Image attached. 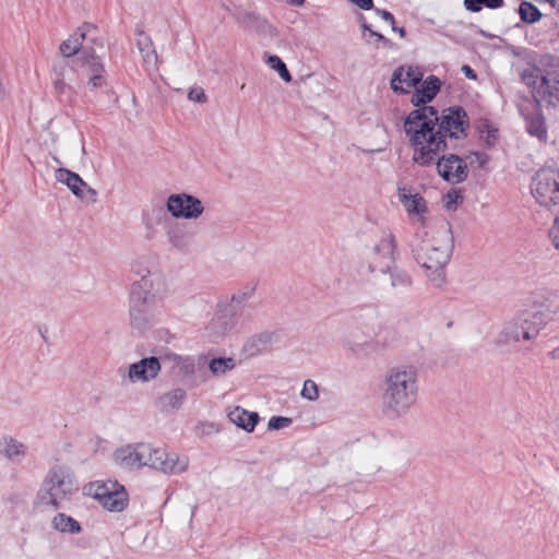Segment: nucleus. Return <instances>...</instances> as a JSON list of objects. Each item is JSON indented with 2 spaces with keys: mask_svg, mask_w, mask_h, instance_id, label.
Returning a JSON list of instances; mask_svg holds the SVG:
<instances>
[{
  "mask_svg": "<svg viewBox=\"0 0 559 559\" xmlns=\"http://www.w3.org/2000/svg\"><path fill=\"white\" fill-rule=\"evenodd\" d=\"M304 2V0H298V3L301 4Z\"/></svg>",
  "mask_w": 559,
  "mask_h": 559,
  "instance_id": "obj_47",
  "label": "nucleus"
},
{
  "mask_svg": "<svg viewBox=\"0 0 559 559\" xmlns=\"http://www.w3.org/2000/svg\"><path fill=\"white\" fill-rule=\"evenodd\" d=\"M301 396L314 401L319 396V390L317 384L312 380H306L301 390Z\"/></svg>",
  "mask_w": 559,
  "mask_h": 559,
  "instance_id": "obj_30",
  "label": "nucleus"
},
{
  "mask_svg": "<svg viewBox=\"0 0 559 559\" xmlns=\"http://www.w3.org/2000/svg\"><path fill=\"white\" fill-rule=\"evenodd\" d=\"M188 98L190 100L197 102V103H205L207 99V97L204 93V90L202 87L191 88L188 94Z\"/></svg>",
  "mask_w": 559,
  "mask_h": 559,
  "instance_id": "obj_32",
  "label": "nucleus"
},
{
  "mask_svg": "<svg viewBox=\"0 0 559 559\" xmlns=\"http://www.w3.org/2000/svg\"><path fill=\"white\" fill-rule=\"evenodd\" d=\"M527 132L531 135L545 141L547 139V129L544 119L539 116L530 118L527 121Z\"/></svg>",
  "mask_w": 559,
  "mask_h": 559,
  "instance_id": "obj_22",
  "label": "nucleus"
},
{
  "mask_svg": "<svg viewBox=\"0 0 559 559\" xmlns=\"http://www.w3.org/2000/svg\"><path fill=\"white\" fill-rule=\"evenodd\" d=\"M463 201V195L459 190L452 189L445 195H443V206L448 211H454L460 202Z\"/></svg>",
  "mask_w": 559,
  "mask_h": 559,
  "instance_id": "obj_26",
  "label": "nucleus"
},
{
  "mask_svg": "<svg viewBox=\"0 0 559 559\" xmlns=\"http://www.w3.org/2000/svg\"><path fill=\"white\" fill-rule=\"evenodd\" d=\"M467 159L471 165H473L474 163H477L478 167H483L487 163L488 157L484 153L475 152V153H472L471 155H468Z\"/></svg>",
  "mask_w": 559,
  "mask_h": 559,
  "instance_id": "obj_35",
  "label": "nucleus"
},
{
  "mask_svg": "<svg viewBox=\"0 0 559 559\" xmlns=\"http://www.w3.org/2000/svg\"><path fill=\"white\" fill-rule=\"evenodd\" d=\"M468 127L467 114L459 106L443 109L441 115L433 107L412 110L403 122L412 160L423 167L435 164L448 148V140L465 138Z\"/></svg>",
  "mask_w": 559,
  "mask_h": 559,
  "instance_id": "obj_1",
  "label": "nucleus"
},
{
  "mask_svg": "<svg viewBox=\"0 0 559 559\" xmlns=\"http://www.w3.org/2000/svg\"><path fill=\"white\" fill-rule=\"evenodd\" d=\"M439 175L449 182L459 183L467 177V165L464 159L457 155H447L437 160Z\"/></svg>",
  "mask_w": 559,
  "mask_h": 559,
  "instance_id": "obj_13",
  "label": "nucleus"
},
{
  "mask_svg": "<svg viewBox=\"0 0 559 559\" xmlns=\"http://www.w3.org/2000/svg\"><path fill=\"white\" fill-rule=\"evenodd\" d=\"M550 4L559 11V0H548Z\"/></svg>",
  "mask_w": 559,
  "mask_h": 559,
  "instance_id": "obj_43",
  "label": "nucleus"
},
{
  "mask_svg": "<svg viewBox=\"0 0 559 559\" xmlns=\"http://www.w3.org/2000/svg\"><path fill=\"white\" fill-rule=\"evenodd\" d=\"M3 95H4V87H3L2 82L0 81V98L3 97Z\"/></svg>",
  "mask_w": 559,
  "mask_h": 559,
  "instance_id": "obj_46",
  "label": "nucleus"
},
{
  "mask_svg": "<svg viewBox=\"0 0 559 559\" xmlns=\"http://www.w3.org/2000/svg\"><path fill=\"white\" fill-rule=\"evenodd\" d=\"M3 452L9 459H13L24 454V445L13 439L4 440Z\"/></svg>",
  "mask_w": 559,
  "mask_h": 559,
  "instance_id": "obj_27",
  "label": "nucleus"
},
{
  "mask_svg": "<svg viewBox=\"0 0 559 559\" xmlns=\"http://www.w3.org/2000/svg\"><path fill=\"white\" fill-rule=\"evenodd\" d=\"M167 209L175 217L185 218H197L203 212L201 201L186 193L170 195Z\"/></svg>",
  "mask_w": 559,
  "mask_h": 559,
  "instance_id": "obj_12",
  "label": "nucleus"
},
{
  "mask_svg": "<svg viewBox=\"0 0 559 559\" xmlns=\"http://www.w3.org/2000/svg\"><path fill=\"white\" fill-rule=\"evenodd\" d=\"M364 28L368 29L371 37H376L378 41H381L383 46L390 47L392 45L391 40L385 38L383 35L370 29L366 24H364Z\"/></svg>",
  "mask_w": 559,
  "mask_h": 559,
  "instance_id": "obj_39",
  "label": "nucleus"
},
{
  "mask_svg": "<svg viewBox=\"0 0 559 559\" xmlns=\"http://www.w3.org/2000/svg\"><path fill=\"white\" fill-rule=\"evenodd\" d=\"M269 63L270 66L277 70L281 78L285 81V82H290L292 81V75L289 73V71L287 70L285 63L282 61V59L277 56H271L269 58Z\"/></svg>",
  "mask_w": 559,
  "mask_h": 559,
  "instance_id": "obj_28",
  "label": "nucleus"
},
{
  "mask_svg": "<svg viewBox=\"0 0 559 559\" xmlns=\"http://www.w3.org/2000/svg\"><path fill=\"white\" fill-rule=\"evenodd\" d=\"M146 447L151 450L150 462L145 460L143 466H150L169 474L180 473L187 468L186 460H179L176 455H169L163 448H154L151 444H146Z\"/></svg>",
  "mask_w": 559,
  "mask_h": 559,
  "instance_id": "obj_10",
  "label": "nucleus"
},
{
  "mask_svg": "<svg viewBox=\"0 0 559 559\" xmlns=\"http://www.w3.org/2000/svg\"><path fill=\"white\" fill-rule=\"evenodd\" d=\"M57 180L67 185V187L78 197H82L83 187L86 183L82 180V178L68 169L59 168L56 174Z\"/></svg>",
  "mask_w": 559,
  "mask_h": 559,
  "instance_id": "obj_19",
  "label": "nucleus"
},
{
  "mask_svg": "<svg viewBox=\"0 0 559 559\" xmlns=\"http://www.w3.org/2000/svg\"><path fill=\"white\" fill-rule=\"evenodd\" d=\"M235 367L233 358H215L210 362V369L213 373H225L227 370H231Z\"/></svg>",
  "mask_w": 559,
  "mask_h": 559,
  "instance_id": "obj_25",
  "label": "nucleus"
},
{
  "mask_svg": "<svg viewBox=\"0 0 559 559\" xmlns=\"http://www.w3.org/2000/svg\"><path fill=\"white\" fill-rule=\"evenodd\" d=\"M417 376L413 368H397L391 371L386 379L383 395L384 407L400 414L416 401Z\"/></svg>",
  "mask_w": 559,
  "mask_h": 559,
  "instance_id": "obj_2",
  "label": "nucleus"
},
{
  "mask_svg": "<svg viewBox=\"0 0 559 559\" xmlns=\"http://www.w3.org/2000/svg\"><path fill=\"white\" fill-rule=\"evenodd\" d=\"M143 286H147V281L145 278H142L141 283L134 284L132 286L131 301L134 304V306L146 301V297H142L141 294V289L143 288Z\"/></svg>",
  "mask_w": 559,
  "mask_h": 559,
  "instance_id": "obj_31",
  "label": "nucleus"
},
{
  "mask_svg": "<svg viewBox=\"0 0 559 559\" xmlns=\"http://www.w3.org/2000/svg\"><path fill=\"white\" fill-rule=\"evenodd\" d=\"M478 131L489 146L496 143L499 131L489 121L485 120L480 122L478 124Z\"/></svg>",
  "mask_w": 559,
  "mask_h": 559,
  "instance_id": "obj_24",
  "label": "nucleus"
},
{
  "mask_svg": "<svg viewBox=\"0 0 559 559\" xmlns=\"http://www.w3.org/2000/svg\"><path fill=\"white\" fill-rule=\"evenodd\" d=\"M53 88L57 94L62 95L66 92L67 84L64 82L62 73H59L53 80Z\"/></svg>",
  "mask_w": 559,
  "mask_h": 559,
  "instance_id": "obj_37",
  "label": "nucleus"
},
{
  "mask_svg": "<svg viewBox=\"0 0 559 559\" xmlns=\"http://www.w3.org/2000/svg\"><path fill=\"white\" fill-rule=\"evenodd\" d=\"M464 7L471 12H479L484 7V0H464Z\"/></svg>",
  "mask_w": 559,
  "mask_h": 559,
  "instance_id": "obj_36",
  "label": "nucleus"
},
{
  "mask_svg": "<svg viewBox=\"0 0 559 559\" xmlns=\"http://www.w3.org/2000/svg\"><path fill=\"white\" fill-rule=\"evenodd\" d=\"M52 525L56 530L63 533H79L81 531V526L78 521L73 518L68 516L63 513H58L52 519Z\"/></svg>",
  "mask_w": 559,
  "mask_h": 559,
  "instance_id": "obj_20",
  "label": "nucleus"
},
{
  "mask_svg": "<svg viewBox=\"0 0 559 559\" xmlns=\"http://www.w3.org/2000/svg\"><path fill=\"white\" fill-rule=\"evenodd\" d=\"M484 5L488 9H498L503 5V0H484Z\"/></svg>",
  "mask_w": 559,
  "mask_h": 559,
  "instance_id": "obj_41",
  "label": "nucleus"
},
{
  "mask_svg": "<svg viewBox=\"0 0 559 559\" xmlns=\"http://www.w3.org/2000/svg\"><path fill=\"white\" fill-rule=\"evenodd\" d=\"M441 82L435 75H429L423 80L416 87L411 97V103L418 108L426 107L427 103H430L438 92L440 91Z\"/></svg>",
  "mask_w": 559,
  "mask_h": 559,
  "instance_id": "obj_14",
  "label": "nucleus"
},
{
  "mask_svg": "<svg viewBox=\"0 0 559 559\" xmlns=\"http://www.w3.org/2000/svg\"><path fill=\"white\" fill-rule=\"evenodd\" d=\"M376 12L381 19L389 22L392 26V29L395 31V19L391 12L381 9H377Z\"/></svg>",
  "mask_w": 559,
  "mask_h": 559,
  "instance_id": "obj_38",
  "label": "nucleus"
},
{
  "mask_svg": "<svg viewBox=\"0 0 559 559\" xmlns=\"http://www.w3.org/2000/svg\"><path fill=\"white\" fill-rule=\"evenodd\" d=\"M76 490L78 486L69 471L58 466L51 468L48 473L43 485L41 499L53 508H58L63 500Z\"/></svg>",
  "mask_w": 559,
  "mask_h": 559,
  "instance_id": "obj_5",
  "label": "nucleus"
},
{
  "mask_svg": "<svg viewBox=\"0 0 559 559\" xmlns=\"http://www.w3.org/2000/svg\"><path fill=\"white\" fill-rule=\"evenodd\" d=\"M292 423L290 418L287 417H272L269 421L270 429H281L289 426Z\"/></svg>",
  "mask_w": 559,
  "mask_h": 559,
  "instance_id": "obj_33",
  "label": "nucleus"
},
{
  "mask_svg": "<svg viewBox=\"0 0 559 559\" xmlns=\"http://www.w3.org/2000/svg\"><path fill=\"white\" fill-rule=\"evenodd\" d=\"M545 313L544 311L537 310L532 312H525V318L523 319V338L531 340L535 337L540 328L545 324Z\"/></svg>",
  "mask_w": 559,
  "mask_h": 559,
  "instance_id": "obj_17",
  "label": "nucleus"
},
{
  "mask_svg": "<svg viewBox=\"0 0 559 559\" xmlns=\"http://www.w3.org/2000/svg\"><path fill=\"white\" fill-rule=\"evenodd\" d=\"M404 206L408 213L414 214H423L427 211L426 201L419 194L411 197L405 195Z\"/></svg>",
  "mask_w": 559,
  "mask_h": 559,
  "instance_id": "obj_23",
  "label": "nucleus"
},
{
  "mask_svg": "<svg viewBox=\"0 0 559 559\" xmlns=\"http://www.w3.org/2000/svg\"><path fill=\"white\" fill-rule=\"evenodd\" d=\"M462 72L466 75V78L471 79V80H475L476 79V73L474 72V70L469 67V66H463L462 67Z\"/></svg>",
  "mask_w": 559,
  "mask_h": 559,
  "instance_id": "obj_42",
  "label": "nucleus"
},
{
  "mask_svg": "<svg viewBox=\"0 0 559 559\" xmlns=\"http://www.w3.org/2000/svg\"><path fill=\"white\" fill-rule=\"evenodd\" d=\"M531 194L539 206L548 211L559 210V169H538L531 181Z\"/></svg>",
  "mask_w": 559,
  "mask_h": 559,
  "instance_id": "obj_3",
  "label": "nucleus"
},
{
  "mask_svg": "<svg viewBox=\"0 0 559 559\" xmlns=\"http://www.w3.org/2000/svg\"><path fill=\"white\" fill-rule=\"evenodd\" d=\"M424 78V72L416 66H401L392 74L391 88L397 94H408Z\"/></svg>",
  "mask_w": 559,
  "mask_h": 559,
  "instance_id": "obj_8",
  "label": "nucleus"
},
{
  "mask_svg": "<svg viewBox=\"0 0 559 559\" xmlns=\"http://www.w3.org/2000/svg\"><path fill=\"white\" fill-rule=\"evenodd\" d=\"M150 453L151 450L146 447V443H139L134 447L127 445L115 451L114 461L122 468H140L145 460L150 462Z\"/></svg>",
  "mask_w": 559,
  "mask_h": 559,
  "instance_id": "obj_11",
  "label": "nucleus"
},
{
  "mask_svg": "<svg viewBox=\"0 0 559 559\" xmlns=\"http://www.w3.org/2000/svg\"><path fill=\"white\" fill-rule=\"evenodd\" d=\"M394 32H397L402 37H403V36H405V29H404L403 27L397 28V27L395 26V31H394Z\"/></svg>",
  "mask_w": 559,
  "mask_h": 559,
  "instance_id": "obj_44",
  "label": "nucleus"
},
{
  "mask_svg": "<svg viewBox=\"0 0 559 559\" xmlns=\"http://www.w3.org/2000/svg\"><path fill=\"white\" fill-rule=\"evenodd\" d=\"M519 14L523 22L533 24L542 19V13L536 5L528 1H523L519 8Z\"/></svg>",
  "mask_w": 559,
  "mask_h": 559,
  "instance_id": "obj_21",
  "label": "nucleus"
},
{
  "mask_svg": "<svg viewBox=\"0 0 559 559\" xmlns=\"http://www.w3.org/2000/svg\"><path fill=\"white\" fill-rule=\"evenodd\" d=\"M536 93L549 104L559 102V58H552L548 63Z\"/></svg>",
  "mask_w": 559,
  "mask_h": 559,
  "instance_id": "obj_9",
  "label": "nucleus"
},
{
  "mask_svg": "<svg viewBox=\"0 0 559 559\" xmlns=\"http://www.w3.org/2000/svg\"><path fill=\"white\" fill-rule=\"evenodd\" d=\"M361 10H371L373 8V0H348Z\"/></svg>",
  "mask_w": 559,
  "mask_h": 559,
  "instance_id": "obj_40",
  "label": "nucleus"
},
{
  "mask_svg": "<svg viewBox=\"0 0 559 559\" xmlns=\"http://www.w3.org/2000/svg\"><path fill=\"white\" fill-rule=\"evenodd\" d=\"M229 419L246 431H252L258 424L257 413L248 412L241 407H236L228 414Z\"/></svg>",
  "mask_w": 559,
  "mask_h": 559,
  "instance_id": "obj_18",
  "label": "nucleus"
},
{
  "mask_svg": "<svg viewBox=\"0 0 559 559\" xmlns=\"http://www.w3.org/2000/svg\"><path fill=\"white\" fill-rule=\"evenodd\" d=\"M75 68L88 78V85L92 88L102 87L106 83V70L100 59L87 49H83L81 56L75 60Z\"/></svg>",
  "mask_w": 559,
  "mask_h": 559,
  "instance_id": "obj_7",
  "label": "nucleus"
},
{
  "mask_svg": "<svg viewBox=\"0 0 559 559\" xmlns=\"http://www.w3.org/2000/svg\"><path fill=\"white\" fill-rule=\"evenodd\" d=\"M547 236L551 246L559 252V214L554 218Z\"/></svg>",
  "mask_w": 559,
  "mask_h": 559,
  "instance_id": "obj_29",
  "label": "nucleus"
},
{
  "mask_svg": "<svg viewBox=\"0 0 559 559\" xmlns=\"http://www.w3.org/2000/svg\"><path fill=\"white\" fill-rule=\"evenodd\" d=\"M160 369L157 358H144L141 361L130 366L129 376L132 380L146 381L154 378Z\"/></svg>",
  "mask_w": 559,
  "mask_h": 559,
  "instance_id": "obj_16",
  "label": "nucleus"
},
{
  "mask_svg": "<svg viewBox=\"0 0 559 559\" xmlns=\"http://www.w3.org/2000/svg\"><path fill=\"white\" fill-rule=\"evenodd\" d=\"M90 493L110 512H122L129 504V495L117 480L91 483Z\"/></svg>",
  "mask_w": 559,
  "mask_h": 559,
  "instance_id": "obj_6",
  "label": "nucleus"
},
{
  "mask_svg": "<svg viewBox=\"0 0 559 559\" xmlns=\"http://www.w3.org/2000/svg\"><path fill=\"white\" fill-rule=\"evenodd\" d=\"M450 259V246L445 241L439 243L433 239H426L416 250L417 262L427 271L432 281L442 278L443 269Z\"/></svg>",
  "mask_w": 559,
  "mask_h": 559,
  "instance_id": "obj_4",
  "label": "nucleus"
},
{
  "mask_svg": "<svg viewBox=\"0 0 559 559\" xmlns=\"http://www.w3.org/2000/svg\"><path fill=\"white\" fill-rule=\"evenodd\" d=\"M554 358H559V347L551 353Z\"/></svg>",
  "mask_w": 559,
  "mask_h": 559,
  "instance_id": "obj_45",
  "label": "nucleus"
},
{
  "mask_svg": "<svg viewBox=\"0 0 559 559\" xmlns=\"http://www.w3.org/2000/svg\"><path fill=\"white\" fill-rule=\"evenodd\" d=\"M96 27L92 24H83L80 26L68 39L61 43L60 52L62 56L70 58L80 51L84 39L92 32H95Z\"/></svg>",
  "mask_w": 559,
  "mask_h": 559,
  "instance_id": "obj_15",
  "label": "nucleus"
},
{
  "mask_svg": "<svg viewBox=\"0 0 559 559\" xmlns=\"http://www.w3.org/2000/svg\"><path fill=\"white\" fill-rule=\"evenodd\" d=\"M185 396H186V393L183 390L176 389L168 394L169 404H171L173 406H177V405L181 404Z\"/></svg>",
  "mask_w": 559,
  "mask_h": 559,
  "instance_id": "obj_34",
  "label": "nucleus"
}]
</instances>
